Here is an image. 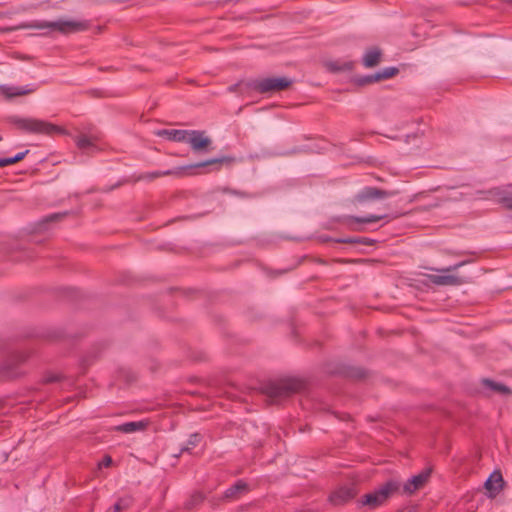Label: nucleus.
Here are the masks:
<instances>
[{
  "label": "nucleus",
  "mask_w": 512,
  "mask_h": 512,
  "mask_svg": "<svg viewBox=\"0 0 512 512\" xmlns=\"http://www.w3.org/2000/svg\"><path fill=\"white\" fill-rule=\"evenodd\" d=\"M9 121L12 125H14L18 130H20L23 133L39 134L46 136L65 134V129L61 126L55 125L42 119L11 116L9 118Z\"/></svg>",
  "instance_id": "nucleus-1"
},
{
  "label": "nucleus",
  "mask_w": 512,
  "mask_h": 512,
  "mask_svg": "<svg viewBox=\"0 0 512 512\" xmlns=\"http://www.w3.org/2000/svg\"><path fill=\"white\" fill-rule=\"evenodd\" d=\"M233 160L234 159L232 157H229V156H223V157H220V158H212V159H208V160H205V161H202V162H198V163H195V164H189V165H185V166H180V167H176L174 169H169V170H166V171L152 172V173H149V174H147L145 176L140 177V179H144V178L155 179V178H158V177H161V176H170V175L178 176V177L193 176V175L199 174L198 171H197L199 168L213 166V170H219L220 166L223 163L230 164L231 162H233Z\"/></svg>",
  "instance_id": "nucleus-2"
},
{
  "label": "nucleus",
  "mask_w": 512,
  "mask_h": 512,
  "mask_svg": "<svg viewBox=\"0 0 512 512\" xmlns=\"http://www.w3.org/2000/svg\"><path fill=\"white\" fill-rule=\"evenodd\" d=\"M303 382L297 379L269 381L261 386L262 392L272 400L289 397L303 388Z\"/></svg>",
  "instance_id": "nucleus-3"
},
{
  "label": "nucleus",
  "mask_w": 512,
  "mask_h": 512,
  "mask_svg": "<svg viewBox=\"0 0 512 512\" xmlns=\"http://www.w3.org/2000/svg\"><path fill=\"white\" fill-rule=\"evenodd\" d=\"M400 487L398 481L389 480L373 492L362 496L359 502L361 505L369 506L372 509L377 508L383 505L394 493L398 492Z\"/></svg>",
  "instance_id": "nucleus-4"
},
{
  "label": "nucleus",
  "mask_w": 512,
  "mask_h": 512,
  "mask_svg": "<svg viewBox=\"0 0 512 512\" xmlns=\"http://www.w3.org/2000/svg\"><path fill=\"white\" fill-rule=\"evenodd\" d=\"M88 26L86 21L76 20L34 21L30 25V27L35 29H49L50 31H56L64 35L85 31L88 29Z\"/></svg>",
  "instance_id": "nucleus-5"
},
{
  "label": "nucleus",
  "mask_w": 512,
  "mask_h": 512,
  "mask_svg": "<svg viewBox=\"0 0 512 512\" xmlns=\"http://www.w3.org/2000/svg\"><path fill=\"white\" fill-rule=\"evenodd\" d=\"M291 84L292 81L286 77H271L251 80L247 83V87L258 93L265 94L285 90Z\"/></svg>",
  "instance_id": "nucleus-6"
},
{
  "label": "nucleus",
  "mask_w": 512,
  "mask_h": 512,
  "mask_svg": "<svg viewBox=\"0 0 512 512\" xmlns=\"http://www.w3.org/2000/svg\"><path fill=\"white\" fill-rule=\"evenodd\" d=\"M186 143H189L191 149L196 152L207 151V147L211 144V139L206 136L205 131L188 130Z\"/></svg>",
  "instance_id": "nucleus-7"
},
{
  "label": "nucleus",
  "mask_w": 512,
  "mask_h": 512,
  "mask_svg": "<svg viewBox=\"0 0 512 512\" xmlns=\"http://www.w3.org/2000/svg\"><path fill=\"white\" fill-rule=\"evenodd\" d=\"M393 193L377 188V187H365L363 188L357 195L356 200L360 203L376 200V199H383L386 197L391 196Z\"/></svg>",
  "instance_id": "nucleus-8"
},
{
  "label": "nucleus",
  "mask_w": 512,
  "mask_h": 512,
  "mask_svg": "<svg viewBox=\"0 0 512 512\" xmlns=\"http://www.w3.org/2000/svg\"><path fill=\"white\" fill-rule=\"evenodd\" d=\"M429 476L430 471H422L418 475L412 476L403 485V493L406 495H412L427 482Z\"/></svg>",
  "instance_id": "nucleus-9"
},
{
  "label": "nucleus",
  "mask_w": 512,
  "mask_h": 512,
  "mask_svg": "<svg viewBox=\"0 0 512 512\" xmlns=\"http://www.w3.org/2000/svg\"><path fill=\"white\" fill-rule=\"evenodd\" d=\"M356 495V490L352 486H343L334 491L329 500L333 505H343L353 499Z\"/></svg>",
  "instance_id": "nucleus-10"
},
{
  "label": "nucleus",
  "mask_w": 512,
  "mask_h": 512,
  "mask_svg": "<svg viewBox=\"0 0 512 512\" xmlns=\"http://www.w3.org/2000/svg\"><path fill=\"white\" fill-rule=\"evenodd\" d=\"M101 139V135L98 132L87 134H81L76 137L75 142L77 147L82 151L97 149V142Z\"/></svg>",
  "instance_id": "nucleus-11"
},
{
  "label": "nucleus",
  "mask_w": 512,
  "mask_h": 512,
  "mask_svg": "<svg viewBox=\"0 0 512 512\" xmlns=\"http://www.w3.org/2000/svg\"><path fill=\"white\" fill-rule=\"evenodd\" d=\"M36 89H37L36 86H31V85L22 86V87L2 85L0 87L1 93L8 99L33 93L34 91H36Z\"/></svg>",
  "instance_id": "nucleus-12"
},
{
  "label": "nucleus",
  "mask_w": 512,
  "mask_h": 512,
  "mask_svg": "<svg viewBox=\"0 0 512 512\" xmlns=\"http://www.w3.org/2000/svg\"><path fill=\"white\" fill-rule=\"evenodd\" d=\"M429 281L438 286H458L464 283V281L455 275H435L431 274L427 276Z\"/></svg>",
  "instance_id": "nucleus-13"
},
{
  "label": "nucleus",
  "mask_w": 512,
  "mask_h": 512,
  "mask_svg": "<svg viewBox=\"0 0 512 512\" xmlns=\"http://www.w3.org/2000/svg\"><path fill=\"white\" fill-rule=\"evenodd\" d=\"M249 491V486L244 480H238L234 485L227 488L223 494L224 500H236L242 494Z\"/></svg>",
  "instance_id": "nucleus-14"
},
{
  "label": "nucleus",
  "mask_w": 512,
  "mask_h": 512,
  "mask_svg": "<svg viewBox=\"0 0 512 512\" xmlns=\"http://www.w3.org/2000/svg\"><path fill=\"white\" fill-rule=\"evenodd\" d=\"M398 73V69L396 67H387L383 69L381 72H377L373 75L366 76L359 80L360 84H367L377 82L383 79H389Z\"/></svg>",
  "instance_id": "nucleus-15"
},
{
  "label": "nucleus",
  "mask_w": 512,
  "mask_h": 512,
  "mask_svg": "<svg viewBox=\"0 0 512 512\" xmlns=\"http://www.w3.org/2000/svg\"><path fill=\"white\" fill-rule=\"evenodd\" d=\"M158 136L165 137L166 139L174 142H185L188 135V130L181 129H162L157 132Z\"/></svg>",
  "instance_id": "nucleus-16"
},
{
  "label": "nucleus",
  "mask_w": 512,
  "mask_h": 512,
  "mask_svg": "<svg viewBox=\"0 0 512 512\" xmlns=\"http://www.w3.org/2000/svg\"><path fill=\"white\" fill-rule=\"evenodd\" d=\"M148 425V422L146 421H132V422H126L121 425H118L115 427L116 431L122 432V433H133L136 431L144 430Z\"/></svg>",
  "instance_id": "nucleus-17"
},
{
  "label": "nucleus",
  "mask_w": 512,
  "mask_h": 512,
  "mask_svg": "<svg viewBox=\"0 0 512 512\" xmlns=\"http://www.w3.org/2000/svg\"><path fill=\"white\" fill-rule=\"evenodd\" d=\"M482 383L486 388H489L499 394H502V395H511L512 394V390L508 386H506L502 383H498V382H495L490 379H483Z\"/></svg>",
  "instance_id": "nucleus-18"
},
{
  "label": "nucleus",
  "mask_w": 512,
  "mask_h": 512,
  "mask_svg": "<svg viewBox=\"0 0 512 512\" xmlns=\"http://www.w3.org/2000/svg\"><path fill=\"white\" fill-rule=\"evenodd\" d=\"M503 478L500 472H494L485 482V488L489 491H499L502 488Z\"/></svg>",
  "instance_id": "nucleus-19"
},
{
  "label": "nucleus",
  "mask_w": 512,
  "mask_h": 512,
  "mask_svg": "<svg viewBox=\"0 0 512 512\" xmlns=\"http://www.w3.org/2000/svg\"><path fill=\"white\" fill-rule=\"evenodd\" d=\"M387 215H368L365 217L349 216L347 219L348 224H369L386 218Z\"/></svg>",
  "instance_id": "nucleus-20"
},
{
  "label": "nucleus",
  "mask_w": 512,
  "mask_h": 512,
  "mask_svg": "<svg viewBox=\"0 0 512 512\" xmlns=\"http://www.w3.org/2000/svg\"><path fill=\"white\" fill-rule=\"evenodd\" d=\"M380 57L381 51L379 49H370L364 55L363 64L369 68L374 67L379 63Z\"/></svg>",
  "instance_id": "nucleus-21"
},
{
  "label": "nucleus",
  "mask_w": 512,
  "mask_h": 512,
  "mask_svg": "<svg viewBox=\"0 0 512 512\" xmlns=\"http://www.w3.org/2000/svg\"><path fill=\"white\" fill-rule=\"evenodd\" d=\"M337 243L372 245L373 241L366 237H348L336 239Z\"/></svg>",
  "instance_id": "nucleus-22"
},
{
  "label": "nucleus",
  "mask_w": 512,
  "mask_h": 512,
  "mask_svg": "<svg viewBox=\"0 0 512 512\" xmlns=\"http://www.w3.org/2000/svg\"><path fill=\"white\" fill-rule=\"evenodd\" d=\"M202 436L199 433L191 434L187 443L181 448L180 454L184 452H190L191 449L195 448L201 441Z\"/></svg>",
  "instance_id": "nucleus-23"
},
{
  "label": "nucleus",
  "mask_w": 512,
  "mask_h": 512,
  "mask_svg": "<svg viewBox=\"0 0 512 512\" xmlns=\"http://www.w3.org/2000/svg\"><path fill=\"white\" fill-rule=\"evenodd\" d=\"M500 202L503 204L505 208L512 210V191L503 194L500 197Z\"/></svg>",
  "instance_id": "nucleus-24"
},
{
  "label": "nucleus",
  "mask_w": 512,
  "mask_h": 512,
  "mask_svg": "<svg viewBox=\"0 0 512 512\" xmlns=\"http://www.w3.org/2000/svg\"><path fill=\"white\" fill-rule=\"evenodd\" d=\"M124 502V499H119L117 503H115L112 507L108 508L105 512H120L121 510L128 508V503L123 504Z\"/></svg>",
  "instance_id": "nucleus-25"
},
{
  "label": "nucleus",
  "mask_w": 512,
  "mask_h": 512,
  "mask_svg": "<svg viewBox=\"0 0 512 512\" xmlns=\"http://www.w3.org/2000/svg\"><path fill=\"white\" fill-rule=\"evenodd\" d=\"M464 264H465V262H459V263H456V264L451 265V266L446 267V268H441V269L431 268V270L436 271V272H440V273H447V272H452V271L457 270L458 268H460Z\"/></svg>",
  "instance_id": "nucleus-26"
},
{
  "label": "nucleus",
  "mask_w": 512,
  "mask_h": 512,
  "mask_svg": "<svg viewBox=\"0 0 512 512\" xmlns=\"http://www.w3.org/2000/svg\"><path fill=\"white\" fill-rule=\"evenodd\" d=\"M204 498L205 497L202 492H195L191 495L188 505H190V506L197 505V504L203 502Z\"/></svg>",
  "instance_id": "nucleus-27"
},
{
  "label": "nucleus",
  "mask_w": 512,
  "mask_h": 512,
  "mask_svg": "<svg viewBox=\"0 0 512 512\" xmlns=\"http://www.w3.org/2000/svg\"><path fill=\"white\" fill-rule=\"evenodd\" d=\"M327 67L332 72H338L343 69H350V66L348 64L339 65L338 62H329L327 64Z\"/></svg>",
  "instance_id": "nucleus-28"
},
{
  "label": "nucleus",
  "mask_w": 512,
  "mask_h": 512,
  "mask_svg": "<svg viewBox=\"0 0 512 512\" xmlns=\"http://www.w3.org/2000/svg\"><path fill=\"white\" fill-rule=\"evenodd\" d=\"M28 153L29 150L17 153L15 156L12 157L13 163L15 164L22 161Z\"/></svg>",
  "instance_id": "nucleus-29"
},
{
  "label": "nucleus",
  "mask_w": 512,
  "mask_h": 512,
  "mask_svg": "<svg viewBox=\"0 0 512 512\" xmlns=\"http://www.w3.org/2000/svg\"><path fill=\"white\" fill-rule=\"evenodd\" d=\"M112 464V458L109 455H106L103 460L99 463V466L109 467Z\"/></svg>",
  "instance_id": "nucleus-30"
},
{
  "label": "nucleus",
  "mask_w": 512,
  "mask_h": 512,
  "mask_svg": "<svg viewBox=\"0 0 512 512\" xmlns=\"http://www.w3.org/2000/svg\"><path fill=\"white\" fill-rule=\"evenodd\" d=\"M12 164H14L13 160H12V157L0 158V167L9 166V165H12Z\"/></svg>",
  "instance_id": "nucleus-31"
},
{
  "label": "nucleus",
  "mask_w": 512,
  "mask_h": 512,
  "mask_svg": "<svg viewBox=\"0 0 512 512\" xmlns=\"http://www.w3.org/2000/svg\"><path fill=\"white\" fill-rule=\"evenodd\" d=\"M59 217H60V214H52V215L46 217L45 221H47V222L54 221V220H56Z\"/></svg>",
  "instance_id": "nucleus-32"
},
{
  "label": "nucleus",
  "mask_w": 512,
  "mask_h": 512,
  "mask_svg": "<svg viewBox=\"0 0 512 512\" xmlns=\"http://www.w3.org/2000/svg\"><path fill=\"white\" fill-rule=\"evenodd\" d=\"M239 87V83H236L228 88L230 92H235Z\"/></svg>",
  "instance_id": "nucleus-33"
},
{
  "label": "nucleus",
  "mask_w": 512,
  "mask_h": 512,
  "mask_svg": "<svg viewBox=\"0 0 512 512\" xmlns=\"http://www.w3.org/2000/svg\"><path fill=\"white\" fill-rule=\"evenodd\" d=\"M48 381H49V382L58 381V377L50 378V379H48Z\"/></svg>",
  "instance_id": "nucleus-34"
},
{
  "label": "nucleus",
  "mask_w": 512,
  "mask_h": 512,
  "mask_svg": "<svg viewBox=\"0 0 512 512\" xmlns=\"http://www.w3.org/2000/svg\"><path fill=\"white\" fill-rule=\"evenodd\" d=\"M296 512H310V510H299V511H296Z\"/></svg>",
  "instance_id": "nucleus-35"
},
{
  "label": "nucleus",
  "mask_w": 512,
  "mask_h": 512,
  "mask_svg": "<svg viewBox=\"0 0 512 512\" xmlns=\"http://www.w3.org/2000/svg\"><path fill=\"white\" fill-rule=\"evenodd\" d=\"M2 140V136L0 135V141Z\"/></svg>",
  "instance_id": "nucleus-36"
},
{
  "label": "nucleus",
  "mask_w": 512,
  "mask_h": 512,
  "mask_svg": "<svg viewBox=\"0 0 512 512\" xmlns=\"http://www.w3.org/2000/svg\"><path fill=\"white\" fill-rule=\"evenodd\" d=\"M509 2H511V3H512V0H509Z\"/></svg>",
  "instance_id": "nucleus-37"
}]
</instances>
